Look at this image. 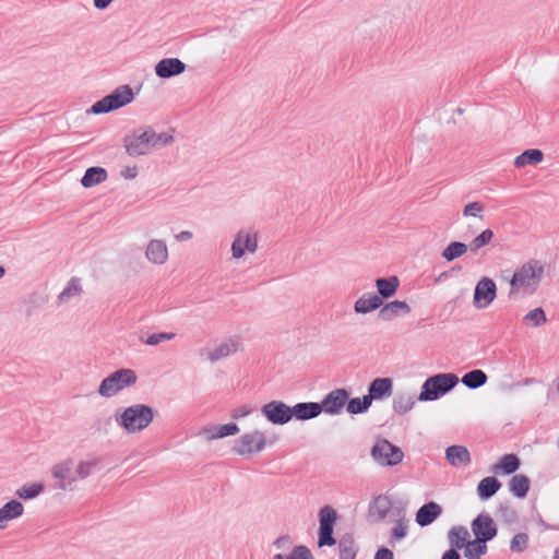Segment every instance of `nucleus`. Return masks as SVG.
I'll return each mask as SVG.
<instances>
[{
  "label": "nucleus",
  "instance_id": "3c124183",
  "mask_svg": "<svg viewBox=\"0 0 559 559\" xmlns=\"http://www.w3.org/2000/svg\"><path fill=\"white\" fill-rule=\"evenodd\" d=\"M176 337L175 333H167V332H160V333H154L147 336L145 343L150 346H156L162 342L171 341Z\"/></svg>",
  "mask_w": 559,
  "mask_h": 559
},
{
  "label": "nucleus",
  "instance_id": "6e6d98bb",
  "mask_svg": "<svg viewBox=\"0 0 559 559\" xmlns=\"http://www.w3.org/2000/svg\"><path fill=\"white\" fill-rule=\"evenodd\" d=\"M138 173H139L138 167L135 165H133V166H127L123 169H121L120 175H121V177H123L127 180H132V179L136 178Z\"/></svg>",
  "mask_w": 559,
  "mask_h": 559
},
{
  "label": "nucleus",
  "instance_id": "9d476101",
  "mask_svg": "<svg viewBox=\"0 0 559 559\" xmlns=\"http://www.w3.org/2000/svg\"><path fill=\"white\" fill-rule=\"evenodd\" d=\"M497 297V285L490 277L480 278L474 290L473 305L476 309L487 308Z\"/></svg>",
  "mask_w": 559,
  "mask_h": 559
},
{
  "label": "nucleus",
  "instance_id": "1a4fd4ad",
  "mask_svg": "<svg viewBox=\"0 0 559 559\" xmlns=\"http://www.w3.org/2000/svg\"><path fill=\"white\" fill-rule=\"evenodd\" d=\"M258 250V233L252 228L239 229L233 239L230 251L234 260L242 259L246 253L253 254Z\"/></svg>",
  "mask_w": 559,
  "mask_h": 559
},
{
  "label": "nucleus",
  "instance_id": "c03bdc74",
  "mask_svg": "<svg viewBox=\"0 0 559 559\" xmlns=\"http://www.w3.org/2000/svg\"><path fill=\"white\" fill-rule=\"evenodd\" d=\"M415 399L408 394H400L393 401V409L397 414H406L415 405Z\"/></svg>",
  "mask_w": 559,
  "mask_h": 559
},
{
  "label": "nucleus",
  "instance_id": "473e14b6",
  "mask_svg": "<svg viewBox=\"0 0 559 559\" xmlns=\"http://www.w3.org/2000/svg\"><path fill=\"white\" fill-rule=\"evenodd\" d=\"M487 542L484 538H477L469 540L464 550V557L466 559H481L488 551Z\"/></svg>",
  "mask_w": 559,
  "mask_h": 559
},
{
  "label": "nucleus",
  "instance_id": "58836bf2",
  "mask_svg": "<svg viewBox=\"0 0 559 559\" xmlns=\"http://www.w3.org/2000/svg\"><path fill=\"white\" fill-rule=\"evenodd\" d=\"M340 559H355L357 547L354 538L349 535L343 536L338 542Z\"/></svg>",
  "mask_w": 559,
  "mask_h": 559
},
{
  "label": "nucleus",
  "instance_id": "4d7b16f0",
  "mask_svg": "<svg viewBox=\"0 0 559 559\" xmlns=\"http://www.w3.org/2000/svg\"><path fill=\"white\" fill-rule=\"evenodd\" d=\"M374 559H393V552L389 548H380L374 556Z\"/></svg>",
  "mask_w": 559,
  "mask_h": 559
},
{
  "label": "nucleus",
  "instance_id": "2f4dec72",
  "mask_svg": "<svg viewBox=\"0 0 559 559\" xmlns=\"http://www.w3.org/2000/svg\"><path fill=\"white\" fill-rule=\"evenodd\" d=\"M544 158V154L540 150L531 148L524 151L522 154L515 157L514 166L516 168H523L528 165H536Z\"/></svg>",
  "mask_w": 559,
  "mask_h": 559
},
{
  "label": "nucleus",
  "instance_id": "a211bd4d",
  "mask_svg": "<svg viewBox=\"0 0 559 559\" xmlns=\"http://www.w3.org/2000/svg\"><path fill=\"white\" fill-rule=\"evenodd\" d=\"M155 74L160 79H170L185 72L186 64L178 58H164L155 67Z\"/></svg>",
  "mask_w": 559,
  "mask_h": 559
},
{
  "label": "nucleus",
  "instance_id": "603ef678",
  "mask_svg": "<svg viewBox=\"0 0 559 559\" xmlns=\"http://www.w3.org/2000/svg\"><path fill=\"white\" fill-rule=\"evenodd\" d=\"M484 205L478 202H471L464 206L463 215L483 218Z\"/></svg>",
  "mask_w": 559,
  "mask_h": 559
},
{
  "label": "nucleus",
  "instance_id": "c85d7f7f",
  "mask_svg": "<svg viewBox=\"0 0 559 559\" xmlns=\"http://www.w3.org/2000/svg\"><path fill=\"white\" fill-rule=\"evenodd\" d=\"M108 177L107 170L99 166L90 167L86 169L81 179V185L84 188H92L96 185L104 182Z\"/></svg>",
  "mask_w": 559,
  "mask_h": 559
},
{
  "label": "nucleus",
  "instance_id": "20e7f679",
  "mask_svg": "<svg viewBox=\"0 0 559 559\" xmlns=\"http://www.w3.org/2000/svg\"><path fill=\"white\" fill-rule=\"evenodd\" d=\"M138 381V374L133 369L121 368L104 378L97 389V393L105 399H110L133 386Z\"/></svg>",
  "mask_w": 559,
  "mask_h": 559
},
{
  "label": "nucleus",
  "instance_id": "7ed1b4c3",
  "mask_svg": "<svg viewBox=\"0 0 559 559\" xmlns=\"http://www.w3.org/2000/svg\"><path fill=\"white\" fill-rule=\"evenodd\" d=\"M155 411L146 404H133L116 412L115 421L127 435L144 431L154 420Z\"/></svg>",
  "mask_w": 559,
  "mask_h": 559
},
{
  "label": "nucleus",
  "instance_id": "5701e85b",
  "mask_svg": "<svg viewBox=\"0 0 559 559\" xmlns=\"http://www.w3.org/2000/svg\"><path fill=\"white\" fill-rule=\"evenodd\" d=\"M322 413V407L316 402L297 403L292 406V419L308 420L318 417Z\"/></svg>",
  "mask_w": 559,
  "mask_h": 559
},
{
  "label": "nucleus",
  "instance_id": "f3484780",
  "mask_svg": "<svg viewBox=\"0 0 559 559\" xmlns=\"http://www.w3.org/2000/svg\"><path fill=\"white\" fill-rule=\"evenodd\" d=\"M239 431L240 429L237 424L228 423L225 425H211L203 427L199 435L206 441H213L229 436H236Z\"/></svg>",
  "mask_w": 559,
  "mask_h": 559
},
{
  "label": "nucleus",
  "instance_id": "bf43d9fd",
  "mask_svg": "<svg viewBox=\"0 0 559 559\" xmlns=\"http://www.w3.org/2000/svg\"><path fill=\"white\" fill-rule=\"evenodd\" d=\"M114 0H93L94 7L98 10H105Z\"/></svg>",
  "mask_w": 559,
  "mask_h": 559
},
{
  "label": "nucleus",
  "instance_id": "cd10ccee",
  "mask_svg": "<svg viewBox=\"0 0 559 559\" xmlns=\"http://www.w3.org/2000/svg\"><path fill=\"white\" fill-rule=\"evenodd\" d=\"M449 463L455 467L467 465L471 462L468 450L463 445H451L445 451Z\"/></svg>",
  "mask_w": 559,
  "mask_h": 559
},
{
  "label": "nucleus",
  "instance_id": "393cba45",
  "mask_svg": "<svg viewBox=\"0 0 559 559\" xmlns=\"http://www.w3.org/2000/svg\"><path fill=\"white\" fill-rule=\"evenodd\" d=\"M383 301L380 296L376 294H364L354 304V310L357 313L366 314L380 308Z\"/></svg>",
  "mask_w": 559,
  "mask_h": 559
},
{
  "label": "nucleus",
  "instance_id": "8fccbe9b",
  "mask_svg": "<svg viewBox=\"0 0 559 559\" xmlns=\"http://www.w3.org/2000/svg\"><path fill=\"white\" fill-rule=\"evenodd\" d=\"M528 535L525 533H519L513 536L510 543V549L513 552H522L527 548Z\"/></svg>",
  "mask_w": 559,
  "mask_h": 559
},
{
  "label": "nucleus",
  "instance_id": "aec40b11",
  "mask_svg": "<svg viewBox=\"0 0 559 559\" xmlns=\"http://www.w3.org/2000/svg\"><path fill=\"white\" fill-rule=\"evenodd\" d=\"M392 500L383 495L378 496L373 499L369 507V516L374 522H383L392 510Z\"/></svg>",
  "mask_w": 559,
  "mask_h": 559
},
{
  "label": "nucleus",
  "instance_id": "2eb2a0df",
  "mask_svg": "<svg viewBox=\"0 0 559 559\" xmlns=\"http://www.w3.org/2000/svg\"><path fill=\"white\" fill-rule=\"evenodd\" d=\"M349 393L345 389H335L329 392L319 406L322 407V412L328 415H338L343 411L346 402L348 401Z\"/></svg>",
  "mask_w": 559,
  "mask_h": 559
},
{
  "label": "nucleus",
  "instance_id": "f03ea898",
  "mask_svg": "<svg viewBox=\"0 0 559 559\" xmlns=\"http://www.w3.org/2000/svg\"><path fill=\"white\" fill-rule=\"evenodd\" d=\"M173 141L174 136L169 133H156L151 127H143L128 134L123 139V146L128 155L139 157L167 146Z\"/></svg>",
  "mask_w": 559,
  "mask_h": 559
},
{
  "label": "nucleus",
  "instance_id": "39448f33",
  "mask_svg": "<svg viewBox=\"0 0 559 559\" xmlns=\"http://www.w3.org/2000/svg\"><path fill=\"white\" fill-rule=\"evenodd\" d=\"M265 431L254 429L238 437L231 448L233 452L241 456H252L263 452L273 444Z\"/></svg>",
  "mask_w": 559,
  "mask_h": 559
},
{
  "label": "nucleus",
  "instance_id": "bb28decb",
  "mask_svg": "<svg viewBox=\"0 0 559 559\" xmlns=\"http://www.w3.org/2000/svg\"><path fill=\"white\" fill-rule=\"evenodd\" d=\"M520 466V460L515 454H506L492 467L491 472L496 475H510Z\"/></svg>",
  "mask_w": 559,
  "mask_h": 559
},
{
  "label": "nucleus",
  "instance_id": "680f3d73",
  "mask_svg": "<svg viewBox=\"0 0 559 559\" xmlns=\"http://www.w3.org/2000/svg\"><path fill=\"white\" fill-rule=\"evenodd\" d=\"M5 274V271L2 265H0V278H2Z\"/></svg>",
  "mask_w": 559,
  "mask_h": 559
},
{
  "label": "nucleus",
  "instance_id": "a19ab883",
  "mask_svg": "<svg viewBox=\"0 0 559 559\" xmlns=\"http://www.w3.org/2000/svg\"><path fill=\"white\" fill-rule=\"evenodd\" d=\"M547 322V317L542 308H535L523 317V323L531 328H539Z\"/></svg>",
  "mask_w": 559,
  "mask_h": 559
},
{
  "label": "nucleus",
  "instance_id": "e2e57ef3",
  "mask_svg": "<svg viewBox=\"0 0 559 559\" xmlns=\"http://www.w3.org/2000/svg\"><path fill=\"white\" fill-rule=\"evenodd\" d=\"M554 559H559V549L555 551Z\"/></svg>",
  "mask_w": 559,
  "mask_h": 559
},
{
  "label": "nucleus",
  "instance_id": "423d86ee",
  "mask_svg": "<svg viewBox=\"0 0 559 559\" xmlns=\"http://www.w3.org/2000/svg\"><path fill=\"white\" fill-rule=\"evenodd\" d=\"M459 382V378L454 373H438L429 377L421 385V392L418 401L428 402L436 401L440 396L450 392Z\"/></svg>",
  "mask_w": 559,
  "mask_h": 559
},
{
  "label": "nucleus",
  "instance_id": "f257e3e1",
  "mask_svg": "<svg viewBox=\"0 0 559 559\" xmlns=\"http://www.w3.org/2000/svg\"><path fill=\"white\" fill-rule=\"evenodd\" d=\"M546 273V263L538 259H530L518 265L509 281L508 297L518 299L531 297L538 290Z\"/></svg>",
  "mask_w": 559,
  "mask_h": 559
},
{
  "label": "nucleus",
  "instance_id": "f8f14e48",
  "mask_svg": "<svg viewBox=\"0 0 559 559\" xmlns=\"http://www.w3.org/2000/svg\"><path fill=\"white\" fill-rule=\"evenodd\" d=\"M74 461L72 459L63 460L55 464L51 468V475L58 480V488L61 490H73L76 477L72 475Z\"/></svg>",
  "mask_w": 559,
  "mask_h": 559
},
{
  "label": "nucleus",
  "instance_id": "49530a36",
  "mask_svg": "<svg viewBox=\"0 0 559 559\" xmlns=\"http://www.w3.org/2000/svg\"><path fill=\"white\" fill-rule=\"evenodd\" d=\"M493 231L491 229L483 230L478 236H476L467 246L468 249L473 252L478 251L480 248L487 246L491 242L493 238Z\"/></svg>",
  "mask_w": 559,
  "mask_h": 559
},
{
  "label": "nucleus",
  "instance_id": "052dcab7",
  "mask_svg": "<svg viewBox=\"0 0 559 559\" xmlns=\"http://www.w3.org/2000/svg\"><path fill=\"white\" fill-rule=\"evenodd\" d=\"M441 559H461V556L455 549H448Z\"/></svg>",
  "mask_w": 559,
  "mask_h": 559
},
{
  "label": "nucleus",
  "instance_id": "4be33fe9",
  "mask_svg": "<svg viewBox=\"0 0 559 559\" xmlns=\"http://www.w3.org/2000/svg\"><path fill=\"white\" fill-rule=\"evenodd\" d=\"M24 513V506L17 500H10L0 508V531L8 526L12 520L20 518Z\"/></svg>",
  "mask_w": 559,
  "mask_h": 559
},
{
  "label": "nucleus",
  "instance_id": "6ab92c4d",
  "mask_svg": "<svg viewBox=\"0 0 559 559\" xmlns=\"http://www.w3.org/2000/svg\"><path fill=\"white\" fill-rule=\"evenodd\" d=\"M393 380L391 378H376L368 388L366 396L372 401H380L392 395Z\"/></svg>",
  "mask_w": 559,
  "mask_h": 559
},
{
  "label": "nucleus",
  "instance_id": "6e6552de",
  "mask_svg": "<svg viewBox=\"0 0 559 559\" xmlns=\"http://www.w3.org/2000/svg\"><path fill=\"white\" fill-rule=\"evenodd\" d=\"M372 460L382 467L396 466L404 459V452L386 439H378L371 448Z\"/></svg>",
  "mask_w": 559,
  "mask_h": 559
},
{
  "label": "nucleus",
  "instance_id": "c756f323",
  "mask_svg": "<svg viewBox=\"0 0 559 559\" xmlns=\"http://www.w3.org/2000/svg\"><path fill=\"white\" fill-rule=\"evenodd\" d=\"M400 286V280L397 276H390L386 278H378L376 280V287L378 290V296L382 298H391L396 294V290Z\"/></svg>",
  "mask_w": 559,
  "mask_h": 559
},
{
  "label": "nucleus",
  "instance_id": "ddd939ff",
  "mask_svg": "<svg viewBox=\"0 0 559 559\" xmlns=\"http://www.w3.org/2000/svg\"><path fill=\"white\" fill-rule=\"evenodd\" d=\"M242 349V344L237 337H229L205 350L206 359L211 362H217Z\"/></svg>",
  "mask_w": 559,
  "mask_h": 559
},
{
  "label": "nucleus",
  "instance_id": "412c9836",
  "mask_svg": "<svg viewBox=\"0 0 559 559\" xmlns=\"http://www.w3.org/2000/svg\"><path fill=\"white\" fill-rule=\"evenodd\" d=\"M442 513V508L437 502H428L420 507L416 513V523L421 526L430 525Z\"/></svg>",
  "mask_w": 559,
  "mask_h": 559
},
{
  "label": "nucleus",
  "instance_id": "7c9ffc66",
  "mask_svg": "<svg viewBox=\"0 0 559 559\" xmlns=\"http://www.w3.org/2000/svg\"><path fill=\"white\" fill-rule=\"evenodd\" d=\"M83 292L81 282L79 278H71L64 289L59 294L58 300L60 304H68L73 299L81 296Z\"/></svg>",
  "mask_w": 559,
  "mask_h": 559
},
{
  "label": "nucleus",
  "instance_id": "13d9d810",
  "mask_svg": "<svg viewBox=\"0 0 559 559\" xmlns=\"http://www.w3.org/2000/svg\"><path fill=\"white\" fill-rule=\"evenodd\" d=\"M193 237L192 231L190 230H182L175 235V239L179 242H185L191 240Z\"/></svg>",
  "mask_w": 559,
  "mask_h": 559
},
{
  "label": "nucleus",
  "instance_id": "ea45409f",
  "mask_svg": "<svg viewBox=\"0 0 559 559\" xmlns=\"http://www.w3.org/2000/svg\"><path fill=\"white\" fill-rule=\"evenodd\" d=\"M371 404L372 403L369 401V399L366 395H364L361 399L360 397H353L350 400L348 399V401L346 402V411L352 415L362 414L369 409Z\"/></svg>",
  "mask_w": 559,
  "mask_h": 559
},
{
  "label": "nucleus",
  "instance_id": "4c0bfd02",
  "mask_svg": "<svg viewBox=\"0 0 559 559\" xmlns=\"http://www.w3.org/2000/svg\"><path fill=\"white\" fill-rule=\"evenodd\" d=\"M487 382L486 373L480 369L472 370L462 378V383L468 389H477Z\"/></svg>",
  "mask_w": 559,
  "mask_h": 559
},
{
  "label": "nucleus",
  "instance_id": "de8ad7c7",
  "mask_svg": "<svg viewBox=\"0 0 559 559\" xmlns=\"http://www.w3.org/2000/svg\"><path fill=\"white\" fill-rule=\"evenodd\" d=\"M336 511L330 506H325L319 511L320 526L333 527L336 522Z\"/></svg>",
  "mask_w": 559,
  "mask_h": 559
},
{
  "label": "nucleus",
  "instance_id": "b1692460",
  "mask_svg": "<svg viewBox=\"0 0 559 559\" xmlns=\"http://www.w3.org/2000/svg\"><path fill=\"white\" fill-rule=\"evenodd\" d=\"M409 312L411 307L406 301L393 300L381 308L379 316L382 320L390 321L397 316L408 314Z\"/></svg>",
  "mask_w": 559,
  "mask_h": 559
},
{
  "label": "nucleus",
  "instance_id": "0e129e2a",
  "mask_svg": "<svg viewBox=\"0 0 559 559\" xmlns=\"http://www.w3.org/2000/svg\"><path fill=\"white\" fill-rule=\"evenodd\" d=\"M310 559H314L312 555H311V558H310Z\"/></svg>",
  "mask_w": 559,
  "mask_h": 559
},
{
  "label": "nucleus",
  "instance_id": "37998d69",
  "mask_svg": "<svg viewBox=\"0 0 559 559\" xmlns=\"http://www.w3.org/2000/svg\"><path fill=\"white\" fill-rule=\"evenodd\" d=\"M311 551L304 545L295 546L288 552H277L273 559H310Z\"/></svg>",
  "mask_w": 559,
  "mask_h": 559
},
{
  "label": "nucleus",
  "instance_id": "a878e982",
  "mask_svg": "<svg viewBox=\"0 0 559 559\" xmlns=\"http://www.w3.org/2000/svg\"><path fill=\"white\" fill-rule=\"evenodd\" d=\"M469 532L465 526H453L448 532V542L451 546L450 549H464L466 545L469 543Z\"/></svg>",
  "mask_w": 559,
  "mask_h": 559
},
{
  "label": "nucleus",
  "instance_id": "5fc2aeb1",
  "mask_svg": "<svg viewBox=\"0 0 559 559\" xmlns=\"http://www.w3.org/2000/svg\"><path fill=\"white\" fill-rule=\"evenodd\" d=\"M252 412H253V407L251 405H248V404L240 405L233 409L231 417L234 419H240V418L249 416L250 414H252Z\"/></svg>",
  "mask_w": 559,
  "mask_h": 559
},
{
  "label": "nucleus",
  "instance_id": "f704fd0d",
  "mask_svg": "<svg viewBox=\"0 0 559 559\" xmlns=\"http://www.w3.org/2000/svg\"><path fill=\"white\" fill-rule=\"evenodd\" d=\"M530 479L525 475H514L510 483V491L518 498H524L530 490Z\"/></svg>",
  "mask_w": 559,
  "mask_h": 559
},
{
  "label": "nucleus",
  "instance_id": "0eeeda50",
  "mask_svg": "<svg viewBox=\"0 0 559 559\" xmlns=\"http://www.w3.org/2000/svg\"><path fill=\"white\" fill-rule=\"evenodd\" d=\"M133 99V90L129 85H120L112 93L97 100L91 111L96 115L106 114L132 103Z\"/></svg>",
  "mask_w": 559,
  "mask_h": 559
},
{
  "label": "nucleus",
  "instance_id": "864d4df0",
  "mask_svg": "<svg viewBox=\"0 0 559 559\" xmlns=\"http://www.w3.org/2000/svg\"><path fill=\"white\" fill-rule=\"evenodd\" d=\"M273 546L280 550V552H288L292 548V539L289 536H281L275 539Z\"/></svg>",
  "mask_w": 559,
  "mask_h": 559
},
{
  "label": "nucleus",
  "instance_id": "dca6fc26",
  "mask_svg": "<svg viewBox=\"0 0 559 559\" xmlns=\"http://www.w3.org/2000/svg\"><path fill=\"white\" fill-rule=\"evenodd\" d=\"M471 530L475 537L491 540L497 535V525L488 514H479L471 523Z\"/></svg>",
  "mask_w": 559,
  "mask_h": 559
},
{
  "label": "nucleus",
  "instance_id": "c9c22d12",
  "mask_svg": "<svg viewBox=\"0 0 559 559\" xmlns=\"http://www.w3.org/2000/svg\"><path fill=\"white\" fill-rule=\"evenodd\" d=\"M407 532H408V521L405 519L404 514L401 511H399L397 518L395 520V525L391 532V539H390L389 544L391 546H394L395 542L401 540L404 537H406Z\"/></svg>",
  "mask_w": 559,
  "mask_h": 559
},
{
  "label": "nucleus",
  "instance_id": "72a5a7b5",
  "mask_svg": "<svg viewBox=\"0 0 559 559\" xmlns=\"http://www.w3.org/2000/svg\"><path fill=\"white\" fill-rule=\"evenodd\" d=\"M501 487V484L495 477H485L477 487V493L480 499L487 500L492 497Z\"/></svg>",
  "mask_w": 559,
  "mask_h": 559
},
{
  "label": "nucleus",
  "instance_id": "79ce46f5",
  "mask_svg": "<svg viewBox=\"0 0 559 559\" xmlns=\"http://www.w3.org/2000/svg\"><path fill=\"white\" fill-rule=\"evenodd\" d=\"M44 491V486L39 483L27 484L15 491V496L23 500H31L38 497Z\"/></svg>",
  "mask_w": 559,
  "mask_h": 559
},
{
  "label": "nucleus",
  "instance_id": "a18cd8bd",
  "mask_svg": "<svg viewBox=\"0 0 559 559\" xmlns=\"http://www.w3.org/2000/svg\"><path fill=\"white\" fill-rule=\"evenodd\" d=\"M98 465L97 459H90L80 461L75 467L76 479H85L93 474L94 469Z\"/></svg>",
  "mask_w": 559,
  "mask_h": 559
},
{
  "label": "nucleus",
  "instance_id": "09e8293b",
  "mask_svg": "<svg viewBox=\"0 0 559 559\" xmlns=\"http://www.w3.org/2000/svg\"><path fill=\"white\" fill-rule=\"evenodd\" d=\"M335 543L336 540L333 537V527L320 526L318 539L319 547L333 546Z\"/></svg>",
  "mask_w": 559,
  "mask_h": 559
},
{
  "label": "nucleus",
  "instance_id": "4468645a",
  "mask_svg": "<svg viewBox=\"0 0 559 559\" xmlns=\"http://www.w3.org/2000/svg\"><path fill=\"white\" fill-rule=\"evenodd\" d=\"M144 255L146 261L153 265H165L169 260V249L166 241L159 238L148 240Z\"/></svg>",
  "mask_w": 559,
  "mask_h": 559
},
{
  "label": "nucleus",
  "instance_id": "e433bc0d",
  "mask_svg": "<svg viewBox=\"0 0 559 559\" xmlns=\"http://www.w3.org/2000/svg\"><path fill=\"white\" fill-rule=\"evenodd\" d=\"M467 250L468 246L466 243L453 241L443 249L441 257L448 262H451L464 255L467 252Z\"/></svg>",
  "mask_w": 559,
  "mask_h": 559
},
{
  "label": "nucleus",
  "instance_id": "9b49d317",
  "mask_svg": "<svg viewBox=\"0 0 559 559\" xmlns=\"http://www.w3.org/2000/svg\"><path fill=\"white\" fill-rule=\"evenodd\" d=\"M261 414L273 425H285L292 420V406L282 401H271L261 407Z\"/></svg>",
  "mask_w": 559,
  "mask_h": 559
}]
</instances>
